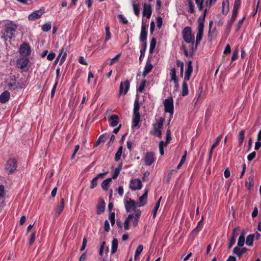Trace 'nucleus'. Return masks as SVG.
<instances>
[{
	"instance_id": "nucleus-1",
	"label": "nucleus",
	"mask_w": 261,
	"mask_h": 261,
	"mask_svg": "<svg viewBox=\"0 0 261 261\" xmlns=\"http://www.w3.org/2000/svg\"><path fill=\"white\" fill-rule=\"evenodd\" d=\"M182 38L184 41L190 44L191 55H193L194 51L197 49V46L202 39L203 35L201 36V39L197 40L198 33L196 35V42L194 41V35L192 33V29L190 27H186L181 32Z\"/></svg>"
},
{
	"instance_id": "nucleus-2",
	"label": "nucleus",
	"mask_w": 261,
	"mask_h": 261,
	"mask_svg": "<svg viewBox=\"0 0 261 261\" xmlns=\"http://www.w3.org/2000/svg\"><path fill=\"white\" fill-rule=\"evenodd\" d=\"M17 28V25L12 22L5 24L2 31V38L5 41L14 38Z\"/></svg>"
},
{
	"instance_id": "nucleus-3",
	"label": "nucleus",
	"mask_w": 261,
	"mask_h": 261,
	"mask_svg": "<svg viewBox=\"0 0 261 261\" xmlns=\"http://www.w3.org/2000/svg\"><path fill=\"white\" fill-rule=\"evenodd\" d=\"M6 83L8 89L10 90H15L16 89H21L24 88L25 85L23 83L17 82L15 75H11L6 81Z\"/></svg>"
},
{
	"instance_id": "nucleus-4",
	"label": "nucleus",
	"mask_w": 261,
	"mask_h": 261,
	"mask_svg": "<svg viewBox=\"0 0 261 261\" xmlns=\"http://www.w3.org/2000/svg\"><path fill=\"white\" fill-rule=\"evenodd\" d=\"M140 104L139 100L136 99L134 102L133 109V119L132 121V127H137L140 121V114L139 113Z\"/></svg>"
},
{
	"instance_id": "nucleus-5",
	"label": "nucleus",
	"mask_w": 261,
	"mask_h": 261,
	"mask_svg": "<svg viewBox=\"0 0 261 261\" xmlns=\"http://www.w3.org/2000/svg\"><path fill=\"white\" fill-rule=\"evenodd\" d=\"M207 12L208 10L206 8L203 11V15L201 17H199L197 20L198 23V27L197 28V30L198 31L197 41H198L201 39V36L203 35L205 18Z\"/></svg>"
},
{
	"instance_id": "nucleus-6",
	"label": "nucleus",
	"mask_w": 261,
	"mask_h": 261,
	"mask_svg": "<svg viewBox=\"0 0 261 261\" xmlns=\"http://www.w3.org/2000/svg\"><path fill=\"white\" fill-rule=\"evenodd\" d=\"M166 138V142L161 141L159 143V150L160 153L161 155H163L164 154V147H166L171 140V133L170 130L169 129L167 130Z\"/></svg>"
},
{
	"instance_id": "nucleus-7",
	"label": "nucleus",
	"mask_w": 261,
	"mask_h": 261,
	"mask_svg": "<svg viewBox=\"0 0 261 261\" xmlns=\"http://www.w3.org/2000/svg\"><path fill=\"white\" fill-rule=\"evenodd\" d=\"M164 118L161 117L158 121V123L153 124L154 131L153 135L154 136L161 137L162 135V129L163 126Z\"/></svg>"
},
{
	"instance_id": "nucleus-8",
	"label": "nucleus",
	"mask_w": 261,
	"mask_h": 261,
	"mask_svg": "<svg viewBox=\"0 0 261 261\" xmlns=\"http://www.w3.org/2000/svg\"><path fill=\"white\" fill-rule=\"evenodd\" d=\"M17 162L14 158L10 159L6 164V170L9 172L10 174L13 173L17 169Z\"/></svg>"
},
{
	"instance_id": "nucleus-9",
	"label": "nucleus",
	"mask_w": 261,
	"mask_h": 261,
	"mask_svg": "<svg viewBox=\"0 0 261 261\" xmlns=\"http://www.w3.org/2000/svg\"><path fill=\"white\" fill-rule=\"evenodd\" d=\"M164 110L166 113L173 115L174 113L173 100L172 97H168L164 101Z\"/></svg>"
},
{
	"instance_id": "nucleus-10",
	"label": "nucleus",
	"mask_w": 261,
	"mask_h": 261,
	"mask_svg": "<svg viewBox=\"0 0 261 261\" xmlns=\"http://www.w3.org/2000/svg\"><path fill=\"white\" fill-rule=\"evenodd\" d=\"M129 87L130 83L128 80L124 82H121L119 87V96L125 95L127 93Z\"/></svg>"
},
{
	"instance_id": "nucleus-11",
	"label": "nucleus",
	"mask_w": 261,
	"mask_h": 261,
	"mask_svg": "<svg viewBox=\"0 0 261 261\" xmlns=\"http://www.w3.org/2000/svg\"><path fill=\"white\" fill-rule=\"evenodd\" d=\"M31 53V48L28 43H23L19 48V53L22 57H28Z\"/></svg>"
},
{
	"instance_id": "nucleus-12",
	"label": "nucleus",
	"mask_w": 261,
	"mask_h": 261,
	"mask_svg": "<svg viewBox=\"0 0 261 261\" xmlns=\"http://www.w3.org/2000/svg\"><path fill=\"white\" fill-rule=\"evenodd\" d=\"M129 188L133 190H140L142 187V184L140 179L135 178L130 181Z\"/></svg>"
},
{
	"instance_id": "nucleus-13",
	"label": "nucleus",
	"mask_w": 261,
	"mask_h": 261,
	"mask_svg": "<svg viewBox=\"0 0 261 261\" xmlns=\"http://www.w3.org/2000/svg\"><path fill=\"white\" fill-rule=\"evenodd\" d=\"M137 205L135 200L129 199V200L124 201L125 208L127 212L135 211Z\"/></svg>"
},
{
	"instance_id": "nucleus-14",
	"label": "nucleus",
	"mask_w": 261,
	"mask_h": 261,
	"mask_svg": "<svg viewBox=\"0 0 261 261\" xmlns=\"http://www.w3.org/2000/svg\"><path fill=\"white\" fill-rule=\"evenodd\" d=\"M144 160L145 165L150 166L155 161L154 153L151 152H147L145 155Z\"/></svg>"
},
{
	"instance_id": "nucleus-15",
	"label": "nucleus",
	"mask_w": 261,
	"mask_h": 261,
	"mask_svg": "<svg viewBox=\"0 0 261 261\" xmlns=\"http://www.w3.org/2000/svg\"><path fill=\"white\" fill-rule=\"evenodd\" d=\"M29 62L30 61L27 57H21L17 61V67L20 69H23L28 66Z\"/></svg>"
},
{
	"instance_id": "nucleus-16",
	"label": "nucleus",
	"mask_w": 261,
	"mask_h": 261,
	"mask_svg": "<svg viewBox=\"0 0 261 261\" xmlns=\"http://www.w3.org/2000/svg\"><path fill=\"white\" fill-rule=\"evenodd\" d=\"M193 71L192 62L190 60L187 63V68L185 72L184 79L186 81H188Z\"/></svg>"
},
{
	"instance_id": "nucleus-17",
	"label": "nucleus",
	"mask_w": 261,
	"mask_h": 261,
	"mask_svg": "<svg viewBox=\"0 0 261 261\" xmlns=\"http://www.w3.org/2000/svg\"><path fill=\"white\" fill-rule=\"evenodd\" d=\"M108 172L101 173L97 174L94 178H93L91 181H90V188L91 189H94L97 185V180L99 178H102L104 176L108 174Z\"/></svg>"
},
{
	"instance_id": "nucleus-18",
	"label": "nucleus",
	"mask_w": 261,
	"mask_h": 261,
	"mask_svg": "<svg viewBox=\"0 0 261 261\" xmlns=\"http://www.w3.org/2000/svg\"><path fill=\"white\" fill-rule=\"evenodd\" d=\"M43 13L44 11L41 9L35 11L29 15L28 19L31 21H35L40 18Z\"/></svg>"
},
{
	"instance_id": "nucleus-19",
	"label": "nucleus",
	"mask_w": 261,
	"mask_h": 261,
	"mask_svg": "<svg viewBox=\"0 0 261 261\" xmlns=\"http://www.w3.org/2000/svg\"><path fill=\"white\" fill-rule=\"evenodd\" d=\"M152 10L150 5L144 4L143 10V15L146 16L147 18H149L151 15Z\"/></svg>"
},
{
	"instance_id": "nucleus-20",
	"label": "nucleus",
	"mask_w": 261,
	"mask_h": 261,
	"mask_svg": "<svg viewBox=\"0 0 261 261\" xmlns=\"http://www.w3.org/2000/svg\"><path fill=\"white\" fill-rule=\"evenodd\" d=\"M222 138V135L219 136L217 138L215 143L214 144H213L212 145V146H211L210 150L209 151V153H208V161H210L212 159L213 150L218 145V144H219Z\"/></svg>"
},
{
	"instance_id": "nucleus-21",
	"label": "nucleus",
	"mask_w": 261,
	"mask_h": 261,
	"mask_svg": "<svg viewBox=\"0 0 261 261\" xmlns=\"http://www.w3.org/2000/svg\"><path fill=\"white\" fill-rule=\"evenodd\" d=\"M109 121L110 122V125L112 127L117 126L119 122V117L117 115H112L109 118Z\"/></svg>"
},
{
	"instance_id": "nucleus-22",
	"label": "nucleus",
	"mask_w": 261,
	"mask_h": 261,
	"mask_svg": "<svg viewBox=\"0 0 261 261\" xmlns=\"http://www.w3.org/2000/svg\"><path fill=\"white\" fill-rule=\"evenodd\" d=\"M153 65H152L150 61L147 60L145 64L142 75L145 77L152 69Z\"/></svg>"
},
{
	"instance_id": "nucleus-23",
	"label": "nucleus",
	"mask_w": 261,
	"mask_h": 261,
	"mask_svg": "<svg viewBox=\"0 0 261 261\" xmlns=\"http://www.w3.org/2000/svg\"><path fill=\"white\" fill-rule=\"evenodd\" d=\"M147 194H148V190L145 189V191L144 193L139 198V202L137 203L138 206H144L147 202Z\"/></svg>"
},
{
	"instance_id": "nucleus-24",
	"label": "nucleus",
	"mask_w": 261,
	"mask_h": 261,
	"mask_svg": "<svg viewBox=\"0 0 261 261\" xmlns=\"http://www.w3.org/2000/svg\"><path fill=\"white\" fill-rule=\"evenodd\" d=\"M10 97V92L8 91H5L0 95V102L5 103L9 100Z\"/></svg>"
},
{
	"instance_id": "nucleus-25",
	"label": "nucleus",
	"mask_w": 261,
	"mask_h": 261,
	"mask_svg": "<svg viewBox=\"0 0 261 261\" xmlns=\"http://www.w3.org/2000/svg\"><path fill=\"white\" fill-rule=\"evenodd\" d=\"M170 74L171 77V80L173 81L175 84V87L176 88H178L179 87L178 81L176 78V69L175 68H171Z\"/></svg>"
},
{
	"instance_id": "nucleus-26",
	"label": "nucleus",
	"mask_w": 261,
	"mask_h": 261,
	"mask_svg": "<svg viewBox=\"0 0 261 261\" xmlns=\"http://www.w3.org/2000/svg\"><path fill=\"white\" fill-rule=\"evenodd\" d=\"M147 28L143 24L141 27V32L140 34V40L141 42H146V38H147Z\"/></svg>"
},
{
	"instance_id": "nucleus-27",
	"label": "nucleus",
	"mask_w": 261,
	"mask_h": 261,
	"mask_svg": "<svg viewBox=\"0 0 261 261\" xmlns=\"http://www.w3.org/2000/svg\"><path fill=\"white\" fill-rule=\"evenodd\" d=\"M64 207V199L62 198L60 203L56 207V216H58L63 211Z\"/></svg>"
},
{
	"instance_id": "nucleus-28",
	"label": "nucleus",
	"mask_w": 261,
	"mask_h": 261,
	"mask_svg": "<svg viewBox=\"0 0 261 261\" xmlns=\"http://www.w3.org/2000/svg\"><path fill=\"white\" fill-rule=\"evenodd\" d=\"M108 137L109 135L108 134H105L100 135L96 141L94 146H97L100 142H105L108 139Z\"/></svg>"
},
{
	"instance_id": "nucleus-29",
	"label": "nucleus",
	"mask_w": 261,
	"mask_h": 261,
	"mask_svg": "<svg viewBox=\"0 0 261 261\" xmlns=\"http://www.w3.org/2000/svg\"><path fill=\"white\" fill-rule=\"evenodd\" d=\"M229 4L228 0H226L225 1L223 2L222 12L224 15H226L228 12L229 10Z\"/></svg>"
},
{
	"instance_id": "nucleus-30",
	"label": "nucleus",
	"mask_w": 261,
	"mask_h": 261,
	"mask_svg": "<svg viewBox=\"0 0 261 261\" xmlns=\"http://www.w3.org/2000/svg\"><path fill=\"white\" fill-rule=\"evenodd\" d=\"M66 56H67V54H66V51L65 50L64 48H62L60 50V53L58 56V58H60L61 57V56H62V57L60 59V65H62L63 64V63L65 61Z\"/></svg>"
},
{
	"instance_id": "nucleus-31",
	"label": "nucleus",
	"mask_w": 261,
	"mask_h": 261,
	"mask_svg": "<svg viewBox=\"0 0 261 261\" xmlns=\"http://www.w3.org/2000/svg\"><path fill=\"white\" fill-rule=\"evenodd\" d=\"M105 210V203L103 200H102V202L99 203L97 206L96 208V214L97 215H100L103 213Z\"/></svg>"
},
{
	"instance_id": "nucleus-32",
	"label": "nucleus",
	"mask_w": 261,
	"mask_h": 261,
	"mask_svg": "<svg viewBox=\"0 0 261 261\" xmlns=\"http://www.w3.org/2000/svg\"><path fill=\"white\" fill-rule=\"evenodd\" d=\"M188 81H186L185 80H184V82L182 84V92H181V95L182 96H185L188 94L189 91H188V85L187 84V82Z\"/></svg>"
},
{
	"instance_id": "nucleus-33",
	"label": "nucleus",
	"mask_w": 261,
	"mask_h": 261,
	"mask_svg": "<svg viewBox=\"0 0 261 261\" xmlns=\"http://www.w3.org/2000/svg\"><path fill=\"white\" fill-rule=\"evenodd\" d=\"M134 218L133 214H129L127 217L125 219L124 222V228L125 230H128L129 228V223L130 221Z\"/></svg>"
},
{
	"instance_id": "nucleus-34",
	"label": "nucleus",
	"mask_w": 261,
	"mask_h": 261,
	"mask_svg": "<svg viewBox=\"0 0 261 261\" xmlns=\"http://www.w3.org/2000/svg\"><path fill=\"white\" fill-rule=\"evenodd\" d=\"M118 240L114 239L112 242L111 253L114 254L116 252L118 248Z\"/></svg>"
},
{
	"instance_id": "nucleus-35",
	"label": "nucleus",
	"mask_w": 261,
	"mask_h": 261,
	"mask_svg": "<svg viewBox=\"0 0 261 261\" xmlns=\"http://www.w3.org/2000/svg\"><path fill=\"white\" fill-rule=\"evenodd\" d=\"M162 198V197L161 196L159 199V200H158V201L156 202V203L155 204V206L154 207L152 213L153 218H154L156 216V213H157V211L160 207V202H161Z\"/></svg>"
},
{
	"instance_id": "nucleus-36",
	"label": "nucleus",
	"mask_w": 261,
	"mask_h": 261,
	"mask_svg": "<svg viewBox=\"0 0 261 261\" xmlns=\"http://www.w3.org/2000/svg\"><path fill=\"white\" fill-rule=\"evenodd\" d=\"M112 181V178H108L105 180H104L101 183V187L102 189L105 191L108 190V187Z\"/></svg>"
},
{
	"instance_id": "nucleus-37",
	"label": "nucleus",
	"mask_w": 261,
	"mask_h": 261,
	"mask_svg": "<svg viewBox=\"0 0 261 261\" xmlns=\"http://www.w3.org/2000/svg\"><path fill=\"white\" fill-rule=\"evenodd\" d=\"M245 232L243 231L240 236L237 243L238 247H242L244 245L245 242Z\"/></svg>"
},
{
	"instance_id": "nucleus-38",
	"label": "nucleus",
	"mask_w": 261,
	"mask_h": 261,
	"mask_svg": "<svg viewBox=\"0 0 261 261\" xmlns=\"http://www.w3.org/2000/svg\"><path fill=\"white\" fill-rule=\"evenodd\" d=\"M245 138V130H242L239 134L238 135V144L239 146H241L244 141Z\"/></svg>"
},
{
	"instance_id": "nucleus-39",
	"label": "nucleus",
	"mask_w": 261,
	"mask_h": 261,
	"mask_svg": "<svg viewBox=\"0 0 261 261\" xmlns=\"http://www.w3.org/2000/svg\"><path fill=\"white\" fill-rule=\"evenodd\" d=\"M133 7L135 14L136 16H138L140 14L139 2H138L137 1H134L133 4Z\"/></svg>"
},
{
	"instance_id": "nucleus-40",
	"label": "nucleus",
	"mask_w": 261,
	"mask_h": 261,
	"mask_svg": "<svg viewBox=\"0 0 261 261\" xmlns=\"http://www.w3.org/2000/svg\"><path fill=\"white\" fill-rule=\"evenodd\" d=\"M122 150H123V147H122V146H120L119 147L117 151L116 152V153L115 154V161L118 162V161L120 160L121 156L122 153Z\"/></svg>"
},
{
	"instance_id": "nucleus-41",
	"label": "nucleus",
	"mask_w": 261,
	"mask_h": 261,
	"mask_svg": "<svg viewBox=\"0 0 261 261\" xmlns=\"http://www.w3.org/2000/svg\"><path fill=\"white\" fill-rule=\"evenodd\" d=\"M146 81L144 79L142 80L141 81L139 86L137 90V92L142 93L143 91L144 88L145 87V85H146Z\"/></svg>"
},
{
	"instance_id": "nucleus-42",
	"label": "nucleus",
	"mask_w": 261,
	"mask_h": 261,
	"mask_svg": "<svg viewBox=\"0 0 261 261\" xmlns=\"http://www.w3.org/2000/svg\"><path fill=\"white\" fill-rule=\"evenodd\" d=\"M176 63L177 66L179 67L180 68V77H182L183 73H184V62L180 61L179 60H177Z\"/></svg>"
},
{
	"instance_id": "nucleus-43",
	"label": "nucleus",
	"mask_w": 261,
	"mask_h": 261,
	"mask_svg": "<svg viewBox=\"0 0 261 261\" xmlns=\"http://www.w3.org/2000/svg\"><path fill=\"white\" fill-rule=\"evenodd\" d=\"M254 238V234H250L246 238V244L249 246H252Z\"/></svg>"
},
{
	"instance_id": "nucleus-44",
	"label": "nucleus",
	"mask_w": 261,
	"mask_h": 261,
	"mask_svg": "<svg viewBox=\"0 0 261 261\" xmlns=\"http://www.w3.org/2000/svg\"><path fill=\"white\" fill-rule=\"evenodd\" d=\"M237 16H236L235 15H232L231 19L230 21L228 22L226 25V30H228V32L230 31V30L232 27V24L234 22Z\"/></svg>"
},
{
	"instance_id": "nucleus-45",
	"label": "nucleus",
	"mask_w": 261,
	"mask_h": 261,
	"mask_svg": "<svg viewBox=\"0 0 261 261\" xmlns=\"http://www.w3.org/2000/svg\"><path fill=\"white\" fill-rule=\"evenodd\" d=\"M143 249V246L142 245H139L135 251V259H137V257L140 255Z\"/></svg>"
},
{
	"instance_id": "nucleus-46",
	"label": "nucleus",
	"mask_w": 261,
	"mask_h": 261,
	"mask_svg": "<svg viewBox=\"0 0 261 261\" xmlns=\"http://www.w3.org/2000/svg\"><path fill=\"white\" fill-rule=\"evenodd\" d=\"M51 28V24L50 22L43 24L41 27L42 30L43 32H47V31L50 30Z\"/></svg>"
},
{
	"instance_id": "nucleus-47",
	"label": "nucleus",
	"mask_w": 261,
	"mask_h": 261,
	"mask_svg": "<svg viewBox=\"0 0 261 261\" xmlns=\"http://www.w3.org/2000/svg\"><path fill=\"white\" fill-rule=\"evenodd\" d=\"M156 45V39L154 38H152L150 43L149 52L152 53Z\"/></svg>"
},
{
	"instance_id": "nucleus-48",
	"label": "nucleus",
	"mask_w": 261,
	"mask_h": 261,
	"mask_svg": "<svg viewBox=\"0 0 261 261\" xmlns=\"http://www.w3.org/2000/svg\"><path fill=\"white\" fill-rule=\"evenodd\" d=\"M188 3V6H189V12L190 13H193L195 11L194 10V5L192 2V0H187Z\"/></svg>"
},
{
	"instance_id": "nucleus-49",
	"label": "nucleus",
	"mask_w": 261,
	"mask_h": 261,
	"mask_svg": "<svg viewBox=\"0 0 261 261\" xmlns=\"http://www.w3.org/2000/svg\"><path fill=\"white\" fill-rule=\"evenodd\" d=\"M118 17L121 23L125 24L128 23V20L122 14H119L118 15Z\"/></svg>"
},
{
	"instance_id": "nucleus-50",
	"label": "nucleus",
	"mask_w": 261,
	"mask_h": 261,
	"mask_svg": "<svg viewBox=\"0 0 261 261\" xmlns=\"http://www.w3.org/2000/svg\"><path fill=\"white\" fill-rule=\"evenodd\" d=\"M111 38V32L109 27H106V38L105 41H108Z\"/></svg>"
},
{
	"instance_id": "nucleus-51",
	"label": "nucleus",
	"mask_w": 261,
	"mask_h": 261,
	"mask_svg": "<svg viewBox=\"0 0 261 261\" xmlns=\"http://www.w3.org/2000/svg\"><path fill=\"white\" fill-rule=\"evenodd\" d=\"M233 252L239 257H241L242 255L241 251V249L238 246L235 247L233 248Z\"/></svg>"
},
{
	"instance_id": "nucleus-52",
	"label": "nucleus",
	"mask_w": 261,
	"mask_h": 261,
	"mask_svg": "<svg viewBox=\"0 0 261 261\" xmlns=\"http://www.w3.org/2000/svg\"><path fill=\"white\" fill-rule=\"evenodd\" d=\"M115 214L114 212L111 213L109 216V220H110L111 225L112 226H113L114 225L115 222Z\"/></svg>"
},
{
	"instance_id": "nucleus-53",
	"label": "nucleus",
	"mask_w": 261,
	"mask_h": 261,
	"mask_svg": "<svg viewBox=\"0 0 261 261\" xmlns=\"http://www.w3.org/2000/svg\"><path fill=\"white\" fill-rule=\"evenodd\" d=\"M239 229H240V227H239V226H237L234 228V229L233 230L232 235L231 237L232 238H235V239L236 240V238L239 234L238 231L239 230Z\"/></svg>"
},
{
	"instance_id": "nucleus-54",
	"label": "nucleus",
	"mask_w": 261,
	"mask_h": 261,
	"mask_svg": "<svg viewBox=\"0 0 261 261\" xmlns=\"http://www.w3.org/2000/svg\"><path fill=\"white\" fill-rule=\"evenodd\" d=\"M35 237H36V232H33L30 237V240H29V245H31L35 241Z\"/></svg>"
},
{
	"instance_id": "nucleus-55",
	"label": "nucleus",
	"mask_w": 261,
	"mask_h": 261,
	"mask_svg": "<svg viewBox=\"0 0 261 261\" xmlns=\"http://www.w3.org/2000/svg\"><path fill=\"white\" fill-rule=\"evenodd\" d=\"M121 56V54H117L115 57L111 59L110 65H113L115 62L117 61Z\"/></svg>"
},
{
	"instance_id": "nucleus-56",
	"label": "nucleus",
	"mask_w": 261,
	"mask_h": 261,
	"mask_svg": "<svg viewBox=\"0 0 261 261\" xmlns=\"http://www.w3.org/2000/svg\"><path fill=\"white\" fill-rule=\"evenodd\" d=\"M217 0H207L205 2V6L209 9L213 4H214Z\"/></svg>"
},
{
	"instance_id": "nucleus-57",
	"label": "nucleus",
	"mask_w": 261,
	"mask_h": 261,
	"mask_svg": "<svg viewBox=\"0 0 261 261\" xmlns=\"http://www.w3.org/2000/svg\"><path fill=\"white\" fill-rule=\"evenodd\" d=\"M238 53H239V51L238 49H235L233 51L232 57H231L232 61L236 60L238 58Z\"/></svg>"
},
{
	"instance_id": "nucleus-58",
	"label": "nucleus",
	"mask_w": 261,
	"mask_h": 261,
	"mask_svg": "<svg viewBox=\"0 0 261 261\" xmlns=\"http://www.w3.org/2000/svg\"><path fill=\"white\" fill-rule=\"evenodd\" d=\"M256 156V152L255 151H253L250 153L247 156V160L248 161H251Z\"/></svg>"
},
{
	"instance_id": "nucleus-59",
	"label": "nucleus",
	"mask_w": 261,
	"mask_h": 261,
	"mask_svg": "<svg viewBox=\"0 0 261 261\" xmlns=\"http://www.w3.org/2000/svg\"><path fill=\"white\" fill-rule=\"evenodd\" d=\"M104 229H105V230L107 232H108L110 231V224H109V222L108 220H106L105 221Z\"/></svg>"
},
{
	"instance_id": "nucleus-60",
	"label": "nucleus",
	"mask_w": 261,
	"mask_h": 261,
	"mask_svg": "<svg viewBox=\"0 0 261 261\" xmlns=\"http://www.w3.org/2000/svg\"><path fill=\"white\" fill-rule=\"evenodd\" d=\"M87 243V239L86 237H84L83 239V240L82 246L80 249L81 251H83L85 249V248L86 247Z\"/></svg>"
},
{
	"instance_id": "nucleus-61",
	"label": "nucleus",
	"mask_w": 261,
	"mask_h": 261,
	"mask_svg": "<svg viewBox=\"0 0 261 261\" xmlns=\"http://www.w3.org/2000/svg\"><path fill=\"white\" fill-rule=\"evenodd\" d=\"M79 62L80 64H82V65H88V63L87 62L85 61V59L84 58V57L83 56H81L79 57Z\"/></svg>"
},
{
	"instance_id": "nucleus-62",
	"label": "nucleus",
	"mask_w": 261,
	"mask_h": 261,
	"mask_svg": "<svg viewBox=\"0 0 261 261\" xmlns=\"http://www.w3.org/2000/svg\"><path fill=\"white\" fill-rule=\"evenodd\" d=\"M162 23H163L162 18L160 16L158 17V18L156 19V24H157L158 28H161L162 27Z\"/></svg>"
},
{
	"instance_id": "nucleus-63",
	"label": "nucleus",
	"mask_w": 261,
	"mask_h": 261,
	"mask_svg": "<svg viewBox=\"0 0 261 261\" xmlns=\"http://www.w3.org/2000/svg\"><path fill=\"white\" fill-rule=\"evenodd\" d=\"M57 85H58V81H56L52 88V90H51V98L53 97L55 95V91L56 90Z\"/></svg>"
},
{
	"instance_id": "nucleus-64",
	"label": "nucleus",
	"mask_w": 261,
	"mask_h": 261,
	"mask_svg": "<svg viewBox=\"0 0 261 261\" xmlns=\"http://www.w3.org/2000/svg\"><path fill=\"white\" fill-rule=\"evenodd\" d=\"M56 56V54L54 53L51 52L47 56V59L49 61L53 60Z\"/></svg>"
}]
</instances>
